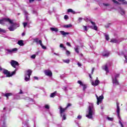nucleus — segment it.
I'll use <instances>...</instances> for the list:
<instances>
[{"label": "nucleus", "mask_w": 127, "mask_h": 127, "mask_svg": "<svg viewBox=\"0 0 127 127\" xmlns=\"http://www.w3.org/2000/svg\"><path fill=\"white\" fill-rule=\"evenodd\" d=\"M121 14L122 15H124L125 14V10H124L123 9H121Z\"/></svg>", "instance_id": "obj_41"}, {"label": "nucleus", "mask_w": 127, "mask_h": 127, "mask_svg": "<svg viewBox=\"0 0 127 127\" xmlns=\"http://www.w3.org/2000/svg\"><path fill=\"white\" fill-rule=\"evenodd\" d=\"M24 35H25V33H22V36H24Z\"/></svg>", "instance_id": "obj_59"}, {"label": "nucleus", "mask_w": 127, "mask_h": 127, "mask_svg": "<svg viewBox=\"0 0 127 127\" xmlns=\"http://www.w3.org/2000/svg\"><path fill=\"white\" fill-rule=\"evenodd\" d=\"M23 25L24 27H25L27 25V22H23Z\"/></svg>", "instance_id": "obj_42"}, {"label": "nucleus", "mask_w": 127, "mask_h": 127, "mask_svg": "<svg viewBox=\"0 0 127 127\" xmlns=\"http://www.w3.org/2000/svg\"><path fill=\"white\" fill-rule=\"evenodd\" d=\"M9 30H10V31H13V30H14V28H13V27H12V26H10L9 28H8Z\"/></svg>", "instance_id": "obj_34"}, {"label": "nucleus", "mask_w": 127, "mask_h": 127, "mask_svg": "<svg viewBox=\"0 0 127 127\" xmlns=\"http://www.w3.org/2000/svg\"><path fill=\"white\" fill-rule=\"evenodd\" d=\"M10 64L13 68H16V66H18L19 65L17 62L13 60L11 61Z\"/></svg>", "instance_id": "obj_11"}, {"label": "nucleus", "mask_w": 127, "mask_h": 127, "mask_svg": "<svg viewBox=\"0 0 127 127\" xmlns=\"http://www.w3.org/2000/svg\"><path fill=\"white\" fill-rule=\"evenodd\" d=\"M4 97H6V98H8L9 96H11V93H6L4 95Z\"/></svg>", "instance_id": "obj_31"}, {"label": "nucleus", "mask_w": 127, "mask_h": 127, "mask_svg": "<svg viewBox=\"0 0 127 127\" xmlns=\"http://www.w3.org/2000/svg\"><path fill=\"white\" fill-rule=\"evenodd\" d=\"M119 1H122L123 4H127V2L126 0H118Z\"/></svg>", "instance_id": "obj_29"}, {"label": "nucleus", "mask_w": 127, "mask_h": 127, "mask_svg": "<svg viewBox=\"0 0 127 127\" xmlns=\"http://www.w3.org/2000/svg\"><path fill=\"white\" fill-rule=\"evenodd\" d=\"M64 19L67 20V19H69V17L68 16V15H65L64 16Z\"/></svg>", "instance_id": "obj_40"}, {"label": "nucleus", "mask_w": 127, "mask_h": 127, "mask_svg": "<svg viewBox=\"0 0 127 127\" xmlns=\"http://www.w3.org/2000/svg\"><path fill=\"white\" fill-rule=\"evenodd\" d=\"M63 89L64 90V91H65V92L67 91V87L66 86H64L63 87Z\"/></svg>", "instance_id": "obj_37"}, {"label": "nucleus", "mask_w": 127, "mask_h": 127, "mask_svg": "<svg viewBox=\"0 0 127 127\" xmlns=\"http://www.w3.org/2000/svg\"><path fill=\"white\" fill-rule=\"evenodd\" d=\"M103 70L106 71L107 73H109V69L108 68V65H105V66H103Z\"/></svg>", "instance_id": "obj_21"}, {"label": "nucleus", "mask_w": 127, "mask_h": 127, "mask_svg": "<svg viewBox=\"0 0 127 127\" xmlns=\"http://www.w3.org/2000/svg\"><path fill=\"white\" fill-rule=\"evenodd\" d=\"M6 51L7 52V53H12L13 52L17 51V48H14L11 50L7 49L6 50Z\"/></svg>", "instance_id": "obj_14"}, {"label": "nucleus", "mask_w": 127, "mask_h": 127, "mask_svg": "<svg viewBox=\"0 0 127 127\" xmlns=\"http://www.w3.org/2000/svg\"><path fill=\"white\" fill-rule=\"evenodd\" d=\"M77 65H78V67H81V66H82V64H81L80 63H78Z\"/></svg>", "instance_id": "obj_54"}, {"label": "nucleus", "mask_w": 127, "mask_h": 127, "mask_svg": "<svg viewBox=\"0 0 127 127\" xmlns=\"http://www.w3.org/2000/svg\"><path fill=\"white\" fill-rule=\"evenodd\" d=\"M45 107L46 109H49V106L48 105H46L45 106Z\"/></svg>", "instance_id": "obj_49"}, {"label": "nucleus", "mask_w": 127, "mask_h": 127, "mask_svg": "<svg viewBox=\"0 0 127 127\" xmlns=\"http://www.w3.org/2000/svg\"><path fill=\"white\" fill-rule=\"evenodd\" d=\"M35 57H36V55H33L31 56V58L32 59H35Z\"/></svg>", "instance_id": "obj_35"}, {"label": "nucleus", "mask_w": 127, "mask_h": 127, "mask_svg": "<svg viewBox=\"0 0 127 127\" xmlns=\"http://www.w3.org/2000/svg\"><path fill=\"white\" fill-rule=\"evenodd\" d=\"M110 25H111V24H108L105 25V27L106 28H109V27H110Z\"/></svg>", "instance_id": "obj_46"}, {"label": "nucleus", "mask_w": 127, "mask_h": 127, "mask_svg": "<svg viewBox=\"0 0 127 127\" xmlns=\"http://www.w3.org/2000/svg\"><path fill=\"white\" fill-rule=\"evenodd\" d=\"M82 19H83V18H82V17H79L78 18V21H79V22H81L82 21Z\"/></svg>", "instance_id": "obj_51"}, {"label": "nucleus", "mask_w": 127, "mask_h": 127, "mask_svg": "<svg viewBox=\"0 0 127 127\" xmlns=\"http://www.w3.org/2000/svg\"><path fill=\"white\" fill-rule=\"evenodd\" d=\"M91 84L92 86H94V87H96V86H98L99 84H100V80H99V78L98 77L96 78V79L95 81H92L91 82Z\"/></svg>", "instance_id": "obj_12"}, {"label": "nucleus", "mask_w": 127, "mask_h": 127, "mask_svg": "<svg viewBox=\"0 0 127 127\" xmlns=\"http://www.w3.org/2000/svg\"><path fill=\"white\" fill-rule=\"evenodd\" d=\"M101 109H102V110H103V109H104V108L103 107V106H101Z\"/></svg>", "instance_id": "obj_64"}, {"label": "nucleus", "mask_w": 127, "mask_h": 127, "mask_svg": "<svg viewBox=\"0 0 127 127\" xmlns=\"http://www.w3.org/2000/svg\"><path fill=\"white\" fill-rule=\"evenodd\" d=\"M70 106H71V104L70 103H68L67 106L64 108H62V106H60L59 108V109H60L61 117L63 118V120L64 121H65V120H66V114H65V111H66L67 108H69Z\"/></svg>", "instance_id": "obj_2"}, {"label": "nucleus", "mask_w": 127, "mask_h": 127, "mask_svg": "<svg viewBox=\"0 0 127 127\" xmlns=\"http://www.w3.org/2000/svg\"><path fill=\"white\" fill-rule=\"evenodd\" d=\"M29 2H33V1H34V0H29Z\"/></svg>", "instance_id": "obj_57"}, {"label": "nucleus", "mask_w": 127, "mask_h": 127, "mask_svg": "<svg viewBox=\"0 0 127 127\" xmlns=\"http://www.w3.org/2000/svg\"><path fill=\"white\" fill-rule=\"evenodd\" d=\"M83 29H84L85 31H87L88 29H87V26H83Z\"/></svg>", "instance_id": "obj_38"}, {"label": "nucleus", "mask_w": 127, "mask_h": 127, "mask_svg": "<svg viewBox=\"0 0 127 127\" xmlns=\"http://www.w3.org/2000/svg\"><path fill=\"white\" fill-rule=\"evenodd\" d=\"M54 55H56L57 56H59V54H57L56 53H54Z\"/></svg>", "instance_id": "obj_56"}, {"label": "nucleus", "mask_w": 127, "mask_h": 127, "mask_svg": "<svg viewBox=\"0 0 127 127\" xmlns=\"http://www.w3.org/2000/svg\"><path fill=\"white\" fill-rule=\"evenodd\" d=\"M110 42H112V43H118L119 42L116 39H112L111 40Z\"/></svg>", "instance_id": "obj_23"}, {"label": "nucleus", "mask_w": 127, "mask_h": 127, "mask_svg": "<svg viewBox=\"0 0 127 127\" xmlns=\"http://www.w3.org/2000/svg\"><path fill=\"white\" fill-rule=\"evenodd\" d=\"M61 34L62 36H64V37H65V36H67V35H68L69 33L68 32H62Z\"/></svg>", "instance_id": "obj_24"}, {"label": "nucleus", "mask_w": 127, "mask_h": 127, "mask_svg": "<svg viewBox=\"0 0 127 127\" xmlns=\"http://www.w3.org/2000/svg\"><path fill=\"white\" fill-rule=\"evenodd\" d=\"M77 83L79 84L80 87H83V91H85L86 89H87V85L85 84V83H83L81 80H78Z\"/></svg>", "instance_id": "obj_9"}, {"label": "nucleus", "mask_w": 127, "mask_h": 127, "mask_svg": "<svg viewBox=\"0 0 127 127\" xmlns=\"http://www.w3.org/2000/svg\"><path fill=\"white\" fill-rule=\"evenodd\" d=\"M63 61L64 63H67V64H69V63H70V60H64Z\"/></svg>", "instance_id": "obj_32"}, {"label": "nucleus", "mask_w": 127, "mask_h": 127, "mask_svg": "<svg viewBox=\"0 0 127 127\" xmlns=\"http://www.w3.org/2000/svg\"><path fill=\"white\" fill-rule=\"evenodd\" d=\"M31 73H32V71L30 69L27 71V73H26L25 74L24 78V80L26 82H28V81L30 80V76L31 75Z\"/></svg>", "instance_id": "obj_4"}, {"label": "nucleus", "mask_w": 127, "mask_h": 127, "mask_svg": "<svg viewBox=\"0 0 127 127\" xmlns=\"http://www.w3.org/2000/svg\"><path fill=\"white\" fill-rule=\"evenodd\" d=\"M5 120H6V117H5V115H1V120L0 121V124H1V122H2L3 124H4Z\"/></svg>", "instance_id": "obj_16"}, {"label": "nucleus", "mask_w": 127, "mask_h": 127, "mask_svg": "<svg viewBox=\"0 0 127 127\" xmlns=\"http://www.w3.org/2000/svg\"><path fill=\"white\" fill-rule=\"evenodd\" d=\"M0 32H5V30L0 28Z\"/></svg>", "instance_id": "obj_45"}, {"label": "nucleus", "mask_w": 127, "mask_h": 127, "mask_svg": "<svg viewBox=\"0 0 127 127\" xmlns=\"http://www.w3.org/2000/svg\"><path fill=\"white\" fill-rule=\"evenodd\" d=\"M75 51V52H76V53H79V46H76L75 47V48H74Z\"/></svg>", "instance_id": "obj_25"}, {"label": "nucleus", "mask_w": 127, "mask_h": 127, "mask_svg": "<svg viewBox=\"0 0 127 127\" xmlns=\"http://www.w3.org/2000/svg\"><path fill=\"white\" fill-rule=\"evenodd\" d=\"M112 77H114V79H117V78H119V77H120V74H116L113 75Z\"/></svg>", "instance_id": "obj_28"}, {"label": "nucleus", "mask_w": 127, "mask_h": 127, "mask_svg": "<svg viewBox=\"0 0 127 127\" xmlns=\"http://www.w3.org/2000/svg\"><path fill=\"white\" fill-rule=\"evenodd\" d=\"M104 35L105 36V39H106V40H110V37H109V35L105 33Z\"/></svg>", "instance_id": "obj_27"}, {"label": "nucleus", "mask_w": 127, "mask_h": 127, "mask_svg": "<svg viewBox=\"0 0 127 127\" xmlns=\"http://www.w3.org/2000/svg\"><path fill=\"white\" fill-rule=\"evenodd\" d=\"M44 73L45 74L46 76H48V77H52V71L49 69L45 70Z\"/></svg>", "instance_id": "obj_10"}, {"label": "nucleus", "mask_w": 127, "mask_h": 127, "mask_svg": "<svg viewBox=\"0 0 127 127\" xmlns=\"http://www.w3.org/2000/svg\"><path fill=\"white\" fill-rule=\"evenodd\" d=\"M103 5H104L105 6H110V4L109 3H103Z\"/></svg>", "instance_id": "obj_36"}, {"label": "nucleus", "mask_w": 127, "mask_h": 127, "mask_svg": "<svg viewBox=\"0 0 127 127\" xmlns=\"http://www.w3.org/2000/svg\"><path fill=\"white\" fill-rule=\"evenodd\" d=\"M60 47H61V48H63L64 49L66 50V47H64V45L62 44H60Z\"/></svg>", "instance_id": "obj_33"}, {"label": "nucleus", "mask_w": 127, "mask_h": 127, "mask_svg": "<svg viewBox=\"0 0 127 127\" xmlns=\"http://www.w3.org/2000/svg\"><path fill=\"white\" fill-rule=\"evenodd\" d=\"M17 44L19 45L20 46H24V43H23V40H19L17 42Z\"/></svg>", "instance_id": "obj_19"}, {"label": "nucleus", "mask_w": 127, "mask_h": 127, "mask_svg": "<svg viewBox=\"0 0 127 127\" xmlns=\"http://www.w3.org/2000/svg\"><path fill=\"white\" fill-rule=\"evenodd\" d=\"M67 12H71V13H75V11H74L72 9H68Z\"/></svg>", "instance_id": "obj_30"}, {"label": "nucleus", "mask_w": 127, "mask_h": 127, "mask_svg": "<svg viewBox=\"0 0 127 127\" xmlns=\"http://www.w3.org/2000/svg\"><path fill=\"white\" fill-rule=\"evenodd\" d=\"M52 52L53 53L54 51V49H51Z\"/></svg>", "instance_id": "obj_61"}, {"label": "nucleus", "mask_w": 127, "mask_h": 127, "mask_svg": "<svg viewBox=\"0 0 127 127\" xmlns=\"http://www.w3.org/2000/svg\"><path fill=\"white\" fill-rule=\"evenodd\" d=\"M33 41L36 44H39L41 46L42 49H46V47L42 44V41L39 40L38 38L33 39Z\"/></svg>", "instance_id": "obj_6"}, {"label": "nucleus", "mask_w": 127, "mask_h": 127, "mask_svg": "<svg viewBox=\"0 0 127 127\" xmlns=\"http://www.w3.org/2000/svg\"><path fill=\"white\" fill-rule=\"evenodd\" d=\"M90 78H92V76H91V74H89Z\"/></svg>", "instance_id": "obj_62"}, {"label": "nucleus", "mask_w": 127, "mask_h": 127, "mask_svg": "<svg viewBox=\"0 0 127 127\" xmlns=\"http://www.w3.org/2000/svg\"><path fill=\"white\" fill-rule=\"evenodd\" d=\"M66 45H67V46H69L70 47H71V44H70V43L69 42L66 43Z\"/></svg>", "instance_id": "obj_52"}, {"label": "nucleus", "mask_w": 127, "mask_h": 127, "mask_svg": "<svg viewBox=\"0 0 127 127\" xmlns=\"http://www.w3.org/2000/svg\"><path fill=\"white\" fill-rule=\"evenodd\" d=\"M78 120H81L82 119V116L81 115H78L77 116Z\"/></svg>", "instance_id": "obj_44"}, {"label": "nucleus", "mask_w": 127, "mask_h": 127, "mask_svg": "<svg viewBox=\"0 0 127 127\" xmlns=\"http://www.w3.org/2000/svg\"><path fill=\"white\" fill-rule=\"evenodd\" d=\"M112 82L114 86H117V85H119V81L116 78H115L114 76L112 77Z\"/></svg>", "instance_id": "obj_13"}, {"label": "nucleus", "mask_w": 127, "mask_h": 127, "mask_svg": "<svg viewBox=\"0 0 127 127\" xmlns=\"http://www.w3.org/2000/svg\"><path fill=\"white\" fill-rule=\"evenodd\" d=\"M3 70H5L4 69L2 68L1 66H0V71H2L3 72Z\"/></svg>", "instance_id": "obj_53"}, {"label": "nucleus", "mask_w": 127, "mask_h": 127, "mask_svg": "<svg viewBox=\"0 0 127 127\" xmlns=\"http://www.w3.org/2000/svg\"><path fill=\"white\" fill-rule=\"evenodd\" d=\"M4 22H9L10 24H13V22L9 18H3L0 20V24H4Z\"/></svg>", "instance_id": "obj_5"}, {"label": "nucleus", "mask_w": 127, "mask_h": 127, "mask_svg": "<svg viewBox=\"0 0 127 127\" xmlns=\"http://www.w3.org/2000/svg\"><path fill=\"white\" fill-rule=\"evenodd\" d=\"M24 12H25V14H28V12H27V11H24Z\"/></svg>", "instance_id": "obj_60"}, {"label": "nucleus", "mask_w": 127, "mask_h": 127, "mask_svg": "<svg viewBox=\"0 0 127 127\" xmlns=\"http://www.w3.org/2000/svg\"><path fill=\"white\" fill-rule=\"evenodd\" d=\"M60 32H65L63 31H61Z\"/></svg>", "instance_id": "obj_63"}, {"label": "nucleus", "mask_w": 127, "mask_h": 127, "mask_svg": "<svg viewBox=\"0 0 127 127\" xmlns=\"http://www.w3.org/2000/svg\"><path fill=\"white\" fill-rule=\"evenodd\" d=\"M64 27L65 28H69L70 27H72L71 24L65 25L64 26Z\"/></svg>", "instance_id": "obj_26"}, {"label": "nucleus", "mask_w": 127, "mask_h": 127, "mask_svg": "<svg viewBox=\"0 0 127 127\" xmlns=\"http://www.w3.org/2000/svg\"><path fill=\"white\" fill-rule=\"evenodd\" d=\"M18 94L20 95H22V94H23V92L22 91V90L20 89V91L19 92Z\"/></svg>", "instance_id": "obj_43"}, {"label": "nucleus", "mask_w": 127, "mask_h": 127, "mask_svg": "<svg viewBox=\"0 0 127 127\" xmlns=\"http://www.w3.org/2000/svg\"><path fill=\"white\" fill-rule=\"evenodd\" d=\"M102 56L104 57H109L110 56V53L108 51H104L102 53Z\"/></svg>", "instance_id": "obj_15"}, {"label": "nucleus", "mask_w": 127, "mask_h": 127, "mask_svg": "<svg viewBox=\"0 0 127 127\" xmlns=\"http://www.w3.org/2000/svg\"><path fill=\"white\" fill-rule=\"evenodd\" d=\"M66 55L69 56V55L70 54V52L69 51H66Z\"/></svg>", "instance_id": "obj_47"}, {"label": "nucleus", "mask_w": 127, "mask_h": 127, "mask_svg": "<svg viewBox=\"0 0 127 127\" xmlns=\"http://www.w3.org/2000/svg\"><path fill=\"white\" fill-rule=\"evenodd\" d=\"M120 106H119V104L118 103H117V115L118 117L120 119Z\"/></svg>", "instance_id": "obj_17"}, {"label": "nucleus", "mask_w": 127, "mask_h": 127, "mask_svg": "<svg viewBox=\"0 0 127 127\" xmlns=\"http://www.w3.org/2000/svg\"><path fill=\"white\" fill-rule=\"evenodd\" d=\"M119 55H120V56L123 55V56L125 58V63H127V55H124V52H122L119 54Z\"/></svg>", "instance_id": "obj_18"}, {"label": "nucleus", "mask_w": 127, "mask_h": 127, "mask_svg": "<svg viewBox=\"0 0 127 127\" xmlns=\"http://www.w3.org/2000/svg\"><path fill=\"white\" fill-rule=\"evenodd\" d=\"M91 23L93 26H90V28H91V29H93V30H96V31H98V27L96 25V23L95 22H93L92 21H90Z\"/></svg>", "instance_id": "obj_8"}, {"label": "nucleus", "mask_w": 127, "mask_h": 127, "mask_svg": "<svg viewBox=\"0 0 127 127\" xmlns=\"http://www.w3.org/2000/svg\"><path fill=\"white\" fill-rule=\"evenodd\" d=\"M50 30L51 31L55 32H58L59 30L57 28H50Z\"/></svg>", "instance_id": "obj_20"}, {"label": "nucleus", "mask_w": 127, "mask_h": 127, "mask_svg": "<svg viewBox=\"0 0 127 127\" xmlns=\"http://www.w3.org/2000/svg\"><path fill=\"white\" fill-rule=\"evenodd\" d=\"M112 1H113V2H114V3H119V2H118V1L116 0H112Z\"/></svg>", "instance_id": "obj_50"}, {"label": "nucleus", "mask_w": 127, "mask_h": 127, "mask_svg": "<svg viewBox=\"0 0 127 127\" xmlns=\"http://www.w3.org/2000/svg\"><path fill=\"white\" fill-rule=\"evenodd\" d=\"M56 94H57V91H55L54 92L51 94L50 97L54 98L55 96H56Z\"/></svg>", "instance_id": "obj_22"}, {"label": "nucleus", "mask_w": 127, "mask_h": 127, "mask_svg": "<svg viewBox=\"0 0 127 127\" xmlns=\"http://www.w3.org/2000/svg\"><path fill=\"white\" fill-rule=\"evenodd\" d=\"M95 97L97 100V105H99L100 104H101V103H102L103 100H104V95H102L99 97L97 94H95Z\"/></svg>", "instance_id": "obj_7"}, {"label": "nucleus", "mask_w": 127, "mask_h": 127, "mask_svg": "<svg viewBox=\"0 0 127 127\" xmlns=\"http://www.w3.org/2000/svg\"><path fill=\"white\" fill-rule=\"evenodd\" d=\"M119 124H120L121 127H124V125H123V123H122V122H121V120L119 121Z\"/></svg>", "instance_id": "obj_48"}, {"label": "nucleus", "mask_w": 127, "mask_h": 127, "mask_svg": "<svg viewBox=\"0 0 127 127\" xmlns=\"http://www.w3.org/2000/svg\"><path fill=\"white\" fill-rule=\"evenodd\" d=\"M93 116H95V108L93 103H90L86 115V118L92 120Z\"/></svg>", "instance_id": "obj_1"}, {"label": "nucleus", "mask_w": 127, "mask_h": 127, "mask_svg": "<svg viewBox=\"0 0 127 127\" xmlns=\"http://www.w3.org/2000/svg\"><path fill=\"white\" fill-rule=\"evenodd\" d=\"M107 120H108V121H113V120H114V118L108 117V118H107Z\"/></svg>", "instance_id": "obj_39"}, {"label": "nucleus", "mask_w": 127, "mask_h": 127, "mask_svg": "<svg viewBox=\"0 0 127 127\" xmlns=\"http://www.w3.org/2000/svg\"><path fill=\"white\" fill-rule=\"evenodd\" d=\"M94 68H92V71H91V74H93V73H94Z\"/></svg>", "instance_id": "obj_58"}, {"label": "nucleus", "mask_w": 127, "mask_h": 127, "mask_svg": "<svg viewBox=\"0 0 127 127\" xmlns=\"http://www.w3.org/2000/svg\"><path fill=\"white\" fill-rule=\"evenodd\" d=\"M34 78L35 79V80H38V77L37 76H34Z\"/></svg>", "instance_id": "obj_55"}, {"label": "nucleus", "mask_w": 127, "mask_h": 127, "mask_svg": "<svg viewBox=\"0 0 127 127\" xmlns=\"http://www.w3.org/2000/svg\"><path fill=\"white\" fill-rule=\"evenodd\" d=\"M17 70V69H15L14 71H13V72H12L11 73H10V72L8 71V70L6 69H3V73L4 74V75H6V77H11V76H13V75H15Z\"/></svg>", "instance_id": "obj_3"}]
</instances>
